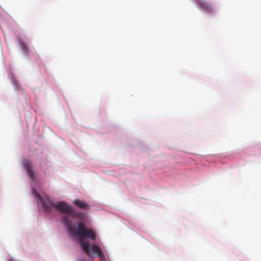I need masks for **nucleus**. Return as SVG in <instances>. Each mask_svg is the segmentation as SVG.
<instances>
[{
	"label": "nucleus",
	"mask_w": 261,
	"mask_h": 261,
	"mask_svg": "<svg viewBox=\"0 0 261 261\" xmlns=\"http://www.w3.org/2000/svg\"><path fill=\"white\" fill-rule=\"evenodd\" d=\"M55 208L60 213L64 214L62 217V222L71 235L79 237L80 244L87 255H90L92 252L96 253L101 260L104 259V254L99 245L90 244L88 241L83 240L84 238H88L94 241L96 239L95 231L90 228L86 227L84 224L86 217L81 213L76 212L64 201L55 203Z\"/></svg>",
	"instance_id": "obj_1"
},
{
	"label": "nucleus",
	"mask_w": 261,
	"mask_h": 261,
	"mask_svg": "<svg viewBox=\"0 0 261 261\" xmlns=\"http://www.w3.org/2000/svg\"><path fill=\"white\" fill-rule=\"evenodd\" d=\"M42 206L45 212H50L55 207L54 203L50 199L46 198L42 200Z\"/></svg>",
	"instance_id": "obj_2"
},
{
	"label": "nucleus",
	"mask_w": 261,
	"mask_h": 261,
	"mask_svg": "<svg viewBox=\"0 0 261 261\" xmlns=\"http://www.w3.org/2000/svg\"><path fill=\"white\" fill-rule=\"evenodd\" d=\"M80 261H85L84 260H80Z\"/></svg>",
	"instance_id": "obj_7"
},
{
	"label": "nucleus",
	"mask_w": 261,
	"mask_h": 261,
	"mask_svg": "<svg viewBox=\"0 0 261 261\" xmlns=\"http://www.w3.org/2000/svg\"><path fill=\"white\" fill-rule=\"evenodd\" d=\"M73 204L77 207L86 210L89 208V205L82 200L75 199L73 201Z\"/></svg>",
	"instance_id": "obj_5"
},
{
	"label": "nucleus",
	"mask_w": 261,
	"mask_h": 261,
	"mask_svg": "<svg viewBox=\"0 0 261 261\" xmlns=\"http://www.w3.org/2000/svg\"><path fill=\"white\" fill-rule=\"evenodd\" d=\"M23 166L26 170L28 175L31 179L34 178V172L32 169V164L29 160H25L23 161Z\"/></svg>",
	"instance_id": "obj_3"
},
{
	"label": "nucleus",
	"mask_w": 261,
	"mask_h": 261,
	"mask_svg": "<svg viewBox=\"0 0 261 261\" xmlns=\"http://www.w3.org/2000/svg\"><path fill=\"white\" fill-rule=\"evenodd\" d=\"M198 4L202 8L205 10L211 11L213 9V7L211 4L204 1V0H198Z\"/></svg>",
	"instance_id": "obj_4"
},
{
	"label": "nucleus",
	"mask_w": 261,
	"mask_h": 261,
	"mask_svg": "<svg viewBox=\"0 0 261 261\" xmlns=\"http://www.w3.org/2000/svg\"><path fill=\"white\" fill-rule=\"evenodd\" d=\"M8 261H12V260L11 259H9V260H8Z\"/></svg>",
	"instance_id": "obj_6"
}]
</instances>
